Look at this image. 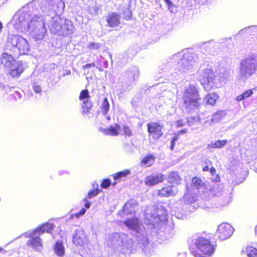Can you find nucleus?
I'll list each match as a JSON object with an SVG mask.
<instances>
[{"instance_id": "f257e3e1", "label": "nucleus", "mask_w": 257, "mask_h": 257, "mask_svg": "<svg viewBox=\"0 0 257 257\" xmlns=\"http://www.w3.org/2000/svg\"><path fill=\"white\" fill-rule=\"evenodd\" d=\"M132 234L135 235L138 243H135L127 234L121 232H115L111 235L110 244L114 249L120 251L123 253H130L134 249H136L137 245L142 248L145 254L147 255L151 254L148 249L149 245L148 237L145 228L141 223L137 217L127 218L123 222Z\"/></svg>"}, {"instance_id": "f03ea898", "label": "nucleus", "mask_w": 257, "mask_h": 257, "mask_svg": "<svg viewBox=\"0 0 257 257\" xmlns=\"http://www.w3.org/2000/svg\"><path fill=\"white\" fill-rule=\"evenodd\" d=\"M197 60V55L188 51L173 55L159 67L160 77L171 82L178 81L184 73L192 68Z\"/></svg>"}, {"instance_id": "7ed1b4c3", "label": "nucleus", "mask_w": 257, "mask_h": 257, "mask_svg": "<svg viewBox=\"0 0 257 257\" xmlns=\"http://www.w3.org/2000/svg\"><path fill=\"white\" fill-rule=\"evenodd\" d=\"M6 50L11 52L14 55L19 56L27 54L30 50V46L26 39L18 35L12 34L7 37Z\"/></svg>"}, {"instance_id": "20e7f679", "label": "nucleus", "mask_w": 257, "mask_h": 257, "mask_svg": "<svg viewBox=\"0 0 257 257\" xmlns=\"http://www.w3.org/2000/svg\"><path fill=\"white\" fill-rule=\"evenodd\" d=\"M182 99L184 107L189 112L197 108L199 106V101L200 98L194 85L190 84L185 86Z\"/></svg>"}, {"instance_id": "39448f33", "label": "nucleus", "mask_w": 257, "mask_h": 257, "mask_svg": "<svg viewBox=\"0 0 257 257\" xmlns=\"http://www.w3.org/2000/svg\"><path fill=\"white\" fill-rule=\"evenodd\" d=\"M257 73V56H251L242 60L240 63L238 77L243 81Z\"/></svg>"}, {"instance_id": "423d86ee", "label": "nucleus", "mask_w": 257, "mask_h": 257, "mask_svg": "<svg viewBox=\"0 0 257 257\" xmlns=\"http://www.w3.org/2000/svg\"><path fill=\"white\" fill-rule=\"evenodd\" d=\"M195 240L194 247H190V249L191 253L196 257L201 256L200 252L203 253L204 255H211L214 251V247L211 242L208 239H205L202 237H199L197 238H194Z\"/></svg>"}, {"instance_id": "0eeeda50", "label": "nucleus", "mask_w": 257, "mask_h": 257, "mask_svg": "<svg viewBox=\"0 0 257 257\" xmlns=\"http://www.w3.org/2000/svg\"><path fill=\"white\" fill-rule=\"evenodd\" d=\"M167 211L162 204H157L154 207L151 214H146L145 218L148 220L147 223L155 226L160 222L165 221L167 219Z\"/></svg>"}, {"instance_id": "6e6552de", "label": "nucleus", "mask_w": 257, "mask_h": 257, "mask_svg": "<svg viewBox=\"0 0 257 257\" xmlns=\"http://www.w3.org/2000/svg\"><path fill=\"white\" fill-rule=\"evenodd\" d=\"M139 76V69L135 66L132 67L124 73L122 80L124 84L127 86V90L131 89L132 84L138 78Z\"/></svg>"}, {"instance_id": "1a4fd4ad", "label": "nucleus", "mask_w": 257, "mask_h": 257, "mask_svg": "<svg viewBox=\"0 0 257 257\" xmlns=\"http://www.w3.org/2000/svg\"><path fill=\"white\" fill-rule=\"evenodd\" d=\"M233 228L228 223L220 224L215 233V236L221 240H225L230 237L233 233Z\"/></svg>"}, {"instance_id": "9d476101", "label": "nucleus", "mask_w": 257, "mask_h": 257, "mask_svg": "<svg viewBox=\"0 0 257 257\" xmlns=\"http://www.w3.org/2000/svg\"><path fill=\"white\" fill-rule=\"evenodd\" d=\"M198 79L202 85L213 82L215 75L210 68L200 69L198 71Z\"/></svg>"}, {"instance_id": "9b49d317", "label": "nucleus", "mask_w": 257, "mask_h": 257, "mask_svg": "<svg viewBox=\"0 0 257 257\" xmlns=\"http://www.w3.org/2000/svg\"><path fill=\"white\" fill-rule=\"evenodd\" d=\"M17 55H14L11 52H3L0 56V64L3 65L5 69L13 66L16 63Z\"/></svg>"}, {"instance_id": "f8f14e48", "label": "nucleus", "mask_w": 257, "mask_h": 257, "mask_svg": "<svg viewBox=\"0 0 257 257\" xmlns=\"http://www.w3.org/2000/svg\"><path fill=\"white\" fill-rule=\"evenodd\" d=\"M89 92L87 89L81 91L79 98L82 101L81 108L82 112L83 114L89 112L92 107V103L89 100Z\"/></svg>"}, {"instance_id": "ddd939ff", "label": "nucleus", "mask_w": 257, "mask_h": 257, "mask_svg": "<svg viewBox=\"0 0 257 257\" xmlns=\"http://www.w3.org/2000/svg\"><path fill=\"white\" fill-rule=\"evenodd\" d=\"M73 242L76 245L80 246H82L87 243V238L82 229L79 228L75 230L73 236Z\"/></svg>"}, {"instance_id": "4468645a", "label": "nucleus", "mask_w": 257, "mask_h": 257, "mask_svg": "<svg viewBox=\"0 0 257 257\" xmlns=\"http://www.w3.org/2000/svg\"><path fill=\"white\" fill-rule=\"evenodd\" d=\"M149 133L155 140H158L163 135L162 126L158 123L151 122L148 124Z\"/></svg>"}, {"instance_id": "2eb2a0df", "label": "nucleus", "mask_w": 257, "mask_h": 257, "mask_svg": "<svg viewBox=\"0 0 257 257\" xmlns=\"http://www.w3.org/2000/svg\"><path fill=\"white\" fill-rule=\"evenodd\" d=\"M9 69L8 74L13 78L19 77L24 72V68L21 62H16L13 66L8 68Z\"/></svg>"}, {"instance_id": "dca6fc26", "label": "nucleus", "mask_w": 257, "mask_h": 257, "mask_svg": "<svg viewBox=\"0 0 257 257\" xmlns=\"http://www.w3.org/2000/svg\"><path fill=\"white\" fill-rule=\"evenodd\" d=\"M165 179L164 175L158 173L156 175H153L147 176L145 181V184L148 186H154L159 183L162 182Z\"/></svg>"}, {"instance_id": "f3484780", "label": "nucleus", "mask_w": 257, "mask_h": 257, "mask_svg": "<svg viewBox=\"0 0 257 257\" xmlns=\"http://www.w3.org/2000/svg\"><path fill=\"white\" fill-rule=\"evenodd\" d=\"M27 245L38 251H41L43 247L42 240L39 236L30 237L27 242Z\"/></svg>"}, {"instance_id": "a211bd4d", "label": "nucleus", "mask_w": 257, "mask_h": 257, "mask_svg": "<svg viewBox=\"0 0 257 257\" xmlns=\"http://www.w3.org/2000/svg\"><path fill=\"white\" fill-rule=\"evenodd\" d=\"M178 191V188L176 186H167L163 187L158 192V195L163 197H173L176 195Z\"/></svg>"}, {"instance_id": "6ab92c4d", "label": "nucleus", "mask_w": 257, "mask_h": 257, "mask_svg": "<svg viewBox=\"0 0 257 257\" xmlns=\"http://www.w3.org/2000/svg\"><path fill=\"white\" fill-rule=\"evenodd\" d=\"M120 17L116 13H111L107 17V23L111 27H117L120 24Z\"/></svg>"}, {"instance_id": "aec40b11", "label": "nucleus", "mask_w": 257, "mask_h": 257, "mask_svg": "<svg viewBox=\"0 0 257 257\" xmlns=\"http://www.w3.org/2000/svg\"><path fill=\"white\" fill-rule=\"evenodd\" d=\"M136 201L130 200L124 205L122 213L124 214H133L135 212Z\"/></svg>"}, {"instance_id": "412c9836", "label": "nucleus", "mask_w": 257, "mask_h": 257, "mask_svg": "<svg viewBox=\"0 0 257 257\" xmlns=\"http://www.w3.org/2000/svg\"><path fill=\"white\" fill-rule=\"evenodd\" d=\"M120 130V126L115 123L113 125L110 126L108 128L104 129L102 132L106 135L118 136Z\"/></svg>"}, {"instance_id": "4be33fe9", "label": "nucleus", "mask_w": 257, "mask_h": 257, "mask_svg": "<svg viewBox=\"0 0 257 257\" xmlns=\"http://www.w3.org/2000/svg\"><path fill=\"white\" fill-rule=\"evenodd\" d=\"M53 224L46 222L39 226L35 231L38 232L39 234H42L45 232L50 233L53 230Z\"/></svg>"}, {"instance_id": "5701e85b", "label": "nucleus", "mask_w": 257, "mask_h": 257, "mask_svg": "<svg viewBox=\"0 0 257 257\" xmlns=\"http://www.w3.org/2000/svg\"><path fill=\"white\" fill-rule=\"evenodd\" d=\"M181 178L177 172L170 173L167 178L168 182L170 184H179L181 181Z\"/></svg>"}, {"instance_id": "b1692460", "label": "nucleus", "mask_w": 257, "mask_h": 257, "mask_svg": "<svg viewBox=\"0 0 257 257\" xmlns=\"http://www.w3.org/2000/svg\"><path fill=\"white\" fill-rule=\"evenodd\" d=\"M155 157L152 154H149L144 158L141 163L146 167L151 166L155 162Z\"/></svg>"}, {"instance_id": "393cba45", "label": "nucleus", "mask_w": 257, "mask_h": 257, "mask_svg": "<svg viewBox=\"0 0 257 257\" xmlns=\"http://www.w3.org/2000/svg\"><path fill=\"white\" fill-rule=\"evenodd\" d=\"M218 98V95L216 93H211L207 95L204 99L208 104L213 105L216 103V100Z\"/></svg>"}, {"instance_id": "a878e982", "label": "nucleus", "mask_w": 257, "mask_h": 257, "mask_svg": "<svg viewBox=\"0 0 257 257\" xmlns=\"http://www.w3.org/2000/svg\"><path fill=\"white\" fill-rule=\"evenodd\" d=\"M226 115V112L224 111H219L214 113L211 118L212 122L217 123L222 119Z\"/></svg>"}, {"instance_id": "bb28decb", "label": "nucleus", "mask_w": 257, "mask_h": 257, "mask_svg": "<svg viewBox=\"0 0 257 257\" xmlns=\"http://www.w3.org/2000/svg\"><path fill=\"white\" fill-rule=\"evenodd\" d=\"M230 74L228 71L225 70L224 69L220 71L219 73L218 74L217 76L219 78V80L221 82L225 83L227 79L229 78Z\"/></svg>"}, {"instance_id": "cd10ccee", "label": "nucleus", "mask_w": 257, "mask_h": 257, "mask_svg": "<svg viewBox=\"0 0 257 257\" xmlns=\"http://www.w3.org/2000/svg\"><path fill=\"white\" fill-rule=\"evenodd\" d=\"M54 249L57 255L62 256L64 252L62 241H57L54 246Z\"/></svg>"}, {"instance_id": "c85d7f7f", "label": "nucleus", "mask_w": 257, "mask_h": 257, "mask_svg": "<svg viewBox=\"0 0 257 257\" xmlns=\"http://www.w3.org/2000/svg\"><path fill=\"white\" fill-rule=\"evenodd\" d=\"M65 35H70L74 32V27L71 21L65 19Z\"/></svg>"}, {"instance_id": "c756f323", "label": "nucleus", "mask_w": 257, "mask_h": 257, "mask_svg": "<svg viewBox=\"0 0 257 257\" xmlns=\"http://www.w3.org/2000/svg\"><path fill=\"white\" fill-rule=\"evenodd\" d=\"M212 43L210 42L204 43L201 46V52L206 55L211 53Z\"/></svg>"}, {"instance_id": "7c9ffc66", "label": "nucleus", "mask_w": 257, "mask_h": 257, "mask_svg": "<svg viewBox=\"0 0 257 257\" xmlns=\"http://www.w3.org/2000/svg\"><path fill=\"white\" fill-rule=\"evenodd\" d=\"M130 171L128 170H125L119 172L113 175V179L115 180H118L124 178H125L128 175L130 174Z\"/></svg>"}, {"instance_id": "2f4dec72", "label": "nucleus", "mask_w": 257, "mask_h": 257, "mask_svg": "<svg viewBox=\"0 0 257 257\" xmlns=\"http://www.w3.org/2000/svg\"><path fill=\"white\" fill-rule=\"evenodd\" d=\"M227 142V140H218L208 145V148H220L223 147Z\"/></svg>"}, {"instance_id": "473e14b6", "label": "nucleus", "mask_w": 257, "mask_h": 257, "mask_svg": "<svg viewBox=\"0 0 257 257\" xmlns=\"http://www.w3.org/2000/svg\"><path fill=\"white\" fill-rule=\"evenodd\" d=\"M192 184L197 189L202 188L204 186L202 180L198 177H195L192 178Z\"/></svg>"}, {"instance_id": "72a5a7b5", "label": "nucleus", "mask_w": 257, "mask_h": 257, "mask_svg": "<svg viewBox=\"0 0 257 257\" xmlns=\"http://www.w3.org/2000/svg\"><path fill=\"white\" fill-rule=\"evenodd\" d=\"M252 94V90L248 89L245 91L243 93H242L241 95H238L236 97L235 100L237 101H240L242 100H244L249 96H250Z\"/></svg>"}, {"instance_id": "f704fd0d", "label": "nucleus", "mask_w": 257, "mask_h": 257, "mask_svg": "<svg viewBox=\"0 0 257 257\" xmlns=\"http://www.w3.org/2000/svg\"><path fill=\"white\" fill-rule=\"evenodd\" d=\"M246 252L248 257H257V249L253 246H247Z\"/></svg>"}, {"instance_id": "c9c22d12", "label": "nucleus", "mask_w": 257, "mask_h": 257, "mask_svg": "<svg viewBox=\"0 0 257 257\" xmlns=\"http://www.w3.org/2000/svg\"><path fill=\"white\" fill-rule=\"evenodd\" d=\"M101 108L102 113L103 114L106 115L109 109V104L106 98L104 99L102 103Z\"/></svg>"}, {"instance_id": "e433bc0d", "label": "nucleus", "mask_w": 257, "mask_h": 257, "mask_svg": "<svg viewBox=\"0 0 257 257\" xmlns=\"http://www.w3.org/2000/svg\"><path fill=\"white\" fill-rule=\"evenodd\" d=\"M86 211V209L83 208L79 212H77L74 214H71L69 219H73L74 216H75L76 218H79L82 216L85 213Z\"/></svg>"}, {"instance_id": "4c0bfd02", "label": "nucleus", "mask_w": 257, "mask_h": 257, "mask_svg": "<svg viewBox=\"0 0 257 257\" xmlns=\"http://www.w3.org/2000/svg\"><path fill=\"white\" fill-rule=\"evenodd\" d=\"M99 192V191L98 189L92 190L88 193L87 197L86 198H87V199H91L95 196H97Z\"/></svg>"}, {"instance_id": "58836bf2", "label": "nucleus", "mask_w": 257, "mask_h": 257, "mask_svg": "<svg viewBox=\"0 0 257 257\" xmlns=\"http://www.w3.org/2000/svg\"><path fill=\"white\" fill-rule=\"evenodd\" d=\"M123 131L124 134L128 137H130L133 135L131 130L127 125H123Z\"/></svg>"}, {"instance_id": "ea45409f", "label": "nucleus", "mask_w": 257, "mask_h": 257, "mask_svg": "<svg viewBox=\"0 0 257 257\" xmlns=\"http://www.w3.org/2000/svg\"><path fill=\"white\" fill-rule=\"evenodd\" d=\"M132 12L129 9L126 8L123 11V15L125 20H128L131 18Z\"/></svg>"}, {"instance_id": "a19ab883", "label": "nucleus", "mask_w": 257, "mask_h": 257, "mask_svg": "<svg viewBox=\"0 0 257 257\" xmlns=\"http://www.w3.org/2000/svg\"><path fill=\"white\" fill-rule=\"evenodd\" d=\"M110 180L108 179H105L102 182L101 187L103 189H106L110 185Z\"/></svg>"}, {"instance_id": "79ce46f5", "label": "nucleus", "mask_w": 257, "mask_h": 257, "mask_svg": "<svg viewBox=\"0 0 257 257\" xmlns=\"http://www.w3.org/2000/svg\"><path fill=\"white\" fill-rule=\"evenodd\" d=\"M88 48L90 49H98L100 47V44L96 43H90L88 46Z\"/></svg>"}, {"instance_id": "37998d69", "label": "nucleus", "mask_w": 257, "mask_h": 257, "mask_svg": "<svg viewBox=\"0 0 257 257\" xmlns=\"http://www.w3.org/2000/svg\"><path fill=\"white\" fill-rule=\"evenodd\" d=\"M166 4L168 6V9H169V10L172 12H173V8L175 7V5H174V4H173L171 1L170 0H164Z\"/></svg>"}, {"instance_id": "c03bdc74", "label": "nucleus", "mask_w": 257, "mask_h": 257, "mask_svg": "<svg viewBox=\"0 0 257 257\" xmlns=\"http://www.w3.org/2000/svg\"><path fill=\"white\" fill-rule=\"evenodd\" d=\"M177 140V137H173L171 140L170 148L172 151H173L174 150V148L175 145V143H176Z\"/></svg>"}, {"instance_id": "a18cd8bd", "label": "nucleus", "mask_w": 257, "mask_h": 257, "mask_svg": "<svg viewBox=\"0 0 257 257\" xmlns=\"http://www.w3.org/2000/svg\"><path fill=\"white\" fill-rule=\"evenodd\" d=\"M33 89L37 93H40L42 91L41 88L39 85H34L33 86Z\"/></svg>"}, {"instance_id": "49530a36", "label": "nucleus", "mask_w": 257, "mask_h": 257, "mask_svg": "<svg viewBox=\"0 0 257 257\" xmlns=\"http://www.w3.org/2000/svg\"><path fill=\"white\" fill-rule=\"evenodd\" d=\"M83 201L85 202L84 207L87 209L89 208L90 207V203L87 200V198H85Z\"/></svg>"}, {"instance_id": "de8ad7c7", "label": "nucleus", "mask_w": 257, "mask_h": 257, "mask_svg": "<svg viewBox=\"0 0 257 257\" xmlns=\"http://www.w3.org/2000/svg\"><path fill=\"white\" fill-rule=\"evenodd\" d=\"M228 201H229V196L228 195L224 196V202L222 204V205L224 206V205L228 204Z\"/></svg>"}, {"instance_id": "09e8293b", "label": "nucleus", "mask_w": 257, "mask_h": 257, "mask_svg": "<svg viewBox=\"0 0 257 257\" xmlns=\"http://www.w3.org/2000/svg\"><path fill=\"white\" fill-rule=\"evenodd\" d=\"M177 123V125L180 126H183L185 124V122H183V120H182V119L178 120Z\"/></svg>"}, {"instance_id": "8fccbe9b", "label": "nucleus", "mask_w": 257, "mask_h": 257, "mask_svg": "<svg viewBox=\"0 0 257 257\" xmlns=\"http://www.w3.org/2000/svg\"><path fill=\"white\" fill-rule=\"evenodd\" d=\"M175 215H176V216L179 218V219H181L183 217V213H175Z\"/></svg>"}, {"instance_id": "3c124183", "label": "nucleus", "mask_w": 257, "mask_h": 257, "mask_svg": "<svg viewBox=\"0 0 257 257\" xmlns=\"http://www.w3.org/2000/svg\"><path fill=\"white\" fill-rule=\"evenodd\" d=\"M247 29H257V27L256 26H250V27H247L246 28H245L243 30H242L241 31H243V30H246Z\"/></svg>"}, {"instance_id": "603ef678", "label": "nucleus", "mask_w": 257, "mask_h": 257, "mask_svg": "<svg viewBox=\"0 0 257 257\" xmlns=\"http://www.w3.org/2000/svg\"><path fill=\"white\" fill-rule=\"evenodd\" d=\"M91 67V64L90 63H88V64H86V65H84L83 66V68L84 69H86V68H89Z\"/></svg>"}, {"instance_id": "864d4df0", "label": "nucleus", "mask_w": 257, "mask_h": 257, "mask_svg": "<svg viewBox=\"0 0 257 257\" xmlns=\"http://www.w3.org/2000/svg\"><path fill=\"white\" fill-rule=\"evenodd\" d=\"M210 173L212 174V175H214V174H215L216 173V170L214 168L212 167L210 169Z\"/></svg>"}, {"instance_id": "5fc2aeb1", "label": "nucleus", "mask_w": 257, "mask_h": 257, "mask_svg": "<svg viewBox=\"0 0 257 257\" xmlns=\"http://www.w3.org/2000/svg\"><path fill=\"white\" fill-rule=\"evenodd\" d=\"M209 170V167L208 166H205L203 168V170L204 171H207Z\"/></svg>"}, {"instance_id": "6e6d98bb", "label": "nucleus", "mask_w": 257, "mask_h": 257, "mask_svg": "<svg viewBox=\"0 0 257 257\" xmlns=\"http://www.w3.org/2000/svg\"><path fill=\"white\" fill-rule=\"evenodd\" d=\"M70 73H71V72H70V70H69V71H68V70L65 71V75H69Z\"/></svg>"}, {"instance_id": "4d7b16f0", "label": "nucleus", "mask_w": 257, "mask_h": 257, "mask_svg": "<svg viewBox=\"0 0 257 257\" xmlns=\"http://www.w3.org/2000/svg\"><path fill=\"white\" fill-rule=\"evenodd\" d=\"M254 231H255V233L256 235L257 236V225L255 227Z\"/></svg>"}, {"instance_id": "13d9d810", "label": "nucleus", "mask_w": 257, "mask_h": 257, "mask_svg": "<svg viewBox=\"0 0 257 257\" xmlns=\"http://www.w3.org/2000/svg\"><path fill=\"white\" fill-rule=\"evenodd\" d=\"M97 68H98V69L100 71H103V69H102L101 67H98L97 66H96Z\"/></svg>"}, {"instance_id": "bf43d9fd", "label": "nucleus", "mask_w": 257, "mask_h": 257, "mask_svg": "<svg viewBox=\"0 0 257 257\" xmlns=\"http://www.w3.org/2000/svg\"><path fill=\"white\" fill-rule=\"evenodd\" d=\"M127 151L129 153H132L133 152V150L131 148Z\"/></svg>"}, {"instance_id": "052dcab7", "label": "nucleus", "mask_w": 257, "mask_h": 257, "mask_svg": "<svg viewBox=\"0 0 257 257\" xmlns=\"http://www.w3.org/2000/svg\"><path fill=\"white\" fill-rule=\"evenodd\" d=\"M125 147L126 149H127V148H130V145L129 144H126L125 145Z\"/></svg>"}, {"instance_id": "680f3d73", "label": "nucleus", "mask_w": 257, "mask_h": 257, "mask_svg": "<svg viewBox=\"0 0 257 257\" xmlns=\"http://www.w3.org/2000/svg\"><path fill=\"white\" fill-rule=\"evenodd\" d=\"M90 64H91V67H95V64L94 63H92Z\"/></svg>"}, {"instance_id": "e2e57ef3", "label": "nucleus", "mask_w": 257, "mask_h": 257, "mask_svg": "<svg viewBox=\"0 0 257 257\" xmlns=\"http://www.w3.org/2000/svg\"><path fill=\"white\" fill-rule=\"evenodd\" d=\"M103 64L106 65L107 64V62L106 61H103Z\"/></svg>"}, {"instance_id": "0e129e2a", "label": "nucleus", "mask_w": 257, "mask_h": 257, "mask_svg": "<svg viewBox=\"0 0 257 257\" xmlns=\"http://www.w3.org/2000/svg\"><path fill=\"white\" fill-rule=\"evenodd\" d=\"M107 118L108 119H110V117L108 116Z\"/></svg>"}, {"instance_id": "69168bd1", "label": "nucleus", "mask_w": 257, "mask_h": 257, "mask_svg": "<svg viewBox=\"0 0 257 257\" xmlns=\"http://www.w3.org/2000/svg\"><path fill=\"white\" fill-rule=\"evenodd\" d=\"M1 86V84L0 83V87Z\"/></svg>"}]
</instances>
